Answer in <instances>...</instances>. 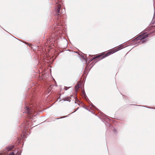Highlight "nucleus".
Wrapping results in <instances>:
<instances>
[{
    "label": "nucleus",
    "mask_w": 155,
    "mask_h": 155,
    "mask_svg": "<svg viewBox=\"0 0 155 155\" xmlns=\"http://www.w3.org/2000/svg\"><path fill=\"white\" fill-rule=\"evenodd\" d=\"M148 34H146V35H140L137 38L139 40H142L143 39L139 42V43L140 44H143L144 42L146 41V39H144L146 37H148Z\"/></svg>",
    "instance_id": "1"
},
{
    "label": "nucleus",
    "mask_w": 155,
    "mask_h": 155,
    "mask_svg": "<svg viewBox=\"0 0 155 155\" xmlns=\"http://www.w3.org/2000/svg\"><path fill=\"white\" fill-rule=\"evenodd\" d=\"M58 8L57 10V11L56 12V15H59V13H60V10L61 8V5H58Z\"/></svg>",
    "instance_id": "2"
},
{
    "label": "nucleus",
    "mask_w": 155,
    "mask_h": 155,
    "mask_svg": "<svg viewBox=\"0 0 155 155\" xmlns=\"http://www.w3.org/2000/svg\"><path fill=\"white\" fill-rule=\"evenodd\" d=\"M14 147V146L13 145H9L7 147L6 149L8 151H9L13 149Z\"/></svg>",
    "instance_id": "3"
},
{
    "label": "nucleus",
    "mask_w": 155,
    "mask_h": 155,
    "mask_svg": "<svg viewBox=\"0 0 155 155\" xmlns=\"http://www.w3.org/2000/svg\"><path fill=\"white\" fill-rule=\"evenodd\" d=\"M9 155H15L13 152H11L9 153Z\"/></svg>",
    "instance_id": "4"
},
{
    "label": "nucleus",
    "mask_w": 155,
    "mask_h": 155,
    "mask_svg": "<svg viewBox=\"0 0 155 155\" xmlns=\"http://www.w3.org/2000/svg\"><path fill=\"white\" fill-rule=\"evenodd\" d=\"M100 56H101V55H100V56H97V57H94V58H93V59H92V60H93V59H95V58H97V57H100Z\"/></svg>",
    "instance_id": "5"
},
{
    "label": "nucleus",
    "mask_w": 155,
    "mask_h": 155,
    "mask_svg": "<svg viewBox=\"0 0 155 155\" xmlns=\"http://www.w3.org/2000/svg\"><path fill=\"white\" fill-rule=\"evenodd\" d=\"M91 106H92L93 107H94V108H95V106H94V105L92 104V103H91Z\"/></svg>",
    "instance_id": "6"
},
{
    "label": "nucleus",
    "mask_w": 155,
    "mask_h": 155,
    "mask_svg": "<svg viewBox=\"0 0 155 155\" xmlns=\"http://www.w3.org/2000/svg\"><path fill=\"white\" fill-rule=\"evenodd\" d=\"M107 55H108L110 54V53L109 52H108L107 53Z\"/></svg>",
    "instance_id": "7"
},
{
    "label": "nucleus",
    "mask_w": 155,
    "mask_h": 155,
    "mask_svg": "<svg viewBox=\"0 0 155 155\" xmlns=\"http://www.w3.org/2000/svg\"><path fill=\"white\" fill-rule=\"evenodd\" d=\"M120 48V47H118V50H120V49H121Z\"/></svg>",
    "instance_id": "8"
},
{
    "label": "nucleus",
    "mask_w": 155,
    "mask_h": 155,
    "mask_svg": "<svg viewBox=\"0 0 155 155\" xmlns=\"http://www.w3.org/2000/svg\"><path fill=\"white\" fill-rule=\"evenodd\" d=\"M114 132L116 131V130L115 129H114V130H113Z\"/></svg>",
    "instance_id": "9"
},
{
    "label": "nucleus",
    "mask_w": 155,
    "mask_h": 155,
    "mask_svg": "<svg viewBox=\"0 0 155 155\" xmlns=\"http://www.w3.org/2000/svg\"><path fill=\"white\" fill-rule=\"evenodd\" d=\"M83 94H84V96H86V94H85V93L84 92Z\"/></svg>",
    "instance_id": "10"
},
{
    "label": "nucleus",
    "mask_w": 155,
    "mask_h": 155,
    "mask_svg": "<svg viewBox=\"0 0 155 155\" xmlns=\"http://www.w3.org/2000/svg\"><path fill=\"white\" fill-rule=\"evenodd\" d=\"M75 88H77V89H78V88L79 87H75Z\"/></svg>",
    "instance_id": "11"
},
{
    "label": "nucleus",
    "mask_w": 155,
    "mask_h": 155,
    "mask_svg": "<svg viewBox=\"0 0 155 155\" xmlns=\"http://www.w3.org/2000/svg\"><path fill=\"white\" fill-rule=\"evenodd\" d=\"M75 88H77V89H78V88L79 87H75Z\"/></svg>",
    "instance_id": "12"
},
{
    "label": "nucleus",
    "mask_w": 155,
    "mask_h": 155,
    "mask_svg": "<svg viewBox=\"0 0 155 155\" xmlns=\"http://www.w3.org/2000/svg\"><path fill=\"white\" fill-rule=\"evenodd\" d=\"M61 118H58L57 119H61Z\"/></svg>",
    "instance_id": "13"
},
{
    "label": "nucleus",
    "mask_w": 155,
    "mask_h": 155,
    "mask_svg": "<svg viewBox=\"0 0 155 155\" xmlns=\"http://www.w3.org/2000/svg\"><path fill=\"white\" fill-rule=\"evenodd\" d=\"M67 101V100H64V101Z\"/></svg>",
    "instance_id": "14"
},
{
    "label": "nucleus",
    "mask_w": 155,
    "mask_h": 155,
    "mask_svg": "<svg viewBox=\"0 0 155 155\" xmlns=\"http://www.w3.org/2000/svg\"><path fill=\"white\" fill-rule=\"evenodd\" d=\"M86 109H87V110H88L87 108H86Z\"/></svg>",
    "instance_id": "15"
},
{
    "label": "nucleus",
    "mask_w": 155,
    "mask_h": 155,
    "mask_svg": "<svg viewBox=\"0 0 155 155\" xmlns=\"http://www.w3.org/2000/svg\"><path fill=\"white\" fill-rule=\"evenodd\" d=\"M116 51H115L114 52H116Z\"/></svg>",
    "instance_id": "16"
}]
</instances>
